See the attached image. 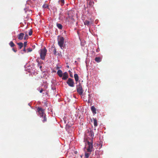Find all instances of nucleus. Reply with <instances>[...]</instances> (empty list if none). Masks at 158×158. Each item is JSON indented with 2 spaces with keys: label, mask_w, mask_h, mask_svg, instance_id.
Returning <instances> with one entry per match:
<instances>
[{
  "label": "nucleus",
  "mask_w": 158,
  "mask_h": 158,
  "mask_svg": "<svg viewBox=\"0 0 158 158\" xmlns=\"http://www.w3.org/2000/svg\"><path fill=\"white\" fill-rule=\"evenodd\" d=\"M93 141L90 140L89 141V140L87 141V144H86L85 148H86L87 152H91L92 151L93 148Z\"/></svg>",
  "instance_id": "obj_3"
},
{
  "label": "nucleus",
  "mask_w": 158,
  "mask_h": 158,
  "mask_svg": "<svg viewBox=\"0 0 158 158\" xmlns=\"http://www.w3.org/2000/svg\"><path fill=\"white\" fill-rule=\"evenodd\" d=\"M91 95H90V94H88V100H87L86 99L85 100L86 101L88 102L89 103L90 102V99L91 98Z\"/></svg>",
  "instance_id": "obj_18"
},
{
  "label": "nucleus",
  "mask_w": 158,
  "mask_h": 158,
  "mask_svg": "<svg viewBox=\"0 0 158 158\" xmlns=\"http://www.w3.org/2000/svg\"><path fill=\"white\" fill-rule=\"evenodd\" d=\"M90 154V153H87L86 152H85V157L88 158L89 157V156Z\"/></svg>",
  "instance_id": "obj_22"
},
{
  "label": "nucleus",
  "mask_w": 158,
  "mask_h": 158,
  "mask_svg": "<svg viewBox=\"0 0 158 158\" xmlns=\"http://www.w3.org/2000/svg\"><path fill=\"white\" fill-rule=\"evenodd\" d=\"M32 51V49L31 48H27V52H31Z\"/></svg>",
  "instance_id": "obj_25"
},
{
  "label": "nucleus",
  "mask_w": 158,
  "mask_h": 158,
  "mask_svg": "<svg viewBox=\"0 0 158 158\" xmlns=\"http://www.w3.org/2000/svg\"><path fill=\"white\" fill-rule=\"evenodd\" d=\"M59 2L61 4V6H63L64 4V0H60Z\"/></svg>",
  "instance_id": "obj_21"
},
{
  "label": "nucleus",
  "mask_w": 158,
  "mask_h": 158,
  "mask_svg": "<svg viewBox=\"0 0 158 158\" xmlns=\"http://www.w3.org/2000/svg\"><path fill=\"white\" fill-rule=\"evenodd\" d=\"M85 158H86V157Z\"/></svg>",
  "instance_id": "obj_36"
},
{
  "label": "nucleus",
  "mask_w": 158,
  "mask_h": 158,
  "mask_svg": "<svg viewBox=\"0 0 158 158\" xmlns=\"http://www.w3.org/2000/svg\"><path fill=\"white\" fill-rule=\"evenodd\" d=\"M48 6L47 4H45L43 6V7L46 8H48Z\"/></svg>",
  "instance_id": "obj_24"
},
{
  "label": "nucleus",
  "mask_w": 158,
  "mask_h": 158,
  "mask_svg": "<svg viewBox=\"0 0 158 158\" xmlns=\"http://www.w3.org/2000/svg\"><path fill=\"white\" fill-rule=\"evenodd\" d=\"M37 111L39 113L40 116L43 118V119L42 120L43 122L45 123L46 122L47 119L46 117V114L44 113V110L41 107H38L37 108Z\"/></svg>",
  "instance_id": "obj_2"
},
{
  "label": "nucleus",
  "mask_w": 158,
  "mask_h": 158,
  "mask_svg": "<svg viewBox=\"0 0 158 158\" xmlns=\"http://www.w3.org/2000/svg\"><path fill=\"white\" fill-rule=\"evenodd\" d=\"M53 52L54 54L55 55H56V49L55 48H54V49H53Z\"/></svg>",
  "instance_id": "obj_23"
},
{
  "label": "nucleus",
  "mask_w": 158,
  "mask_h": 158,
  "mask_svg": "<svg viewBox=\"0 0 158 158\" xmlns=\"http://www.w3.org/2000/svg\"><path fill=\"white\" fill-rule=\"evenodd\" d=\"M93 21L91 18L89 19L88 20H86L84 22V24L85 25H86L88 26H89L90 25L93 23Z\"/></svg>",
  "instance_id": "obj_8"
},
{
  "label": "nucleus",
  "mask_w": 158,
  "mask_h": 158,
  "mask_svg": "<svg viewBox=\"0 0 158 158\" xmlns=\"http://www.w3.org/2000/svg\"><path fill=\"white\" fill-rule=\"evenodd\" d=\"M62 72L61 70H58L57 72V73L58 76L60 77H62L63 76Z\"/></svg>",
  "instance_id": "obj_11"
},
{
  "label": "nucleus",
  "mask_w": 158,
  "mask_h": 158,
  "mask_svg": "<svg viewBox=\"0 0 158 158\" xmlns=\"http://www.w3.org/2000/svg\"><path fill=\"white\" fill-rule=\"evenodd\" d=\"M58 43L60 48L62 49L64 48V38L63 37L58 36L57 39Z\"/></svg>",
  "instance_id": "obj_4"
},
{
  "label": "nucleus",
  "mask_w": 158,
  "mask_h": 158,
  "mask_svg": "<svg viewBox=\"0 0 158 158\" xmlns=\"http://www.w3.org/2000/svg\"><path fill=\"white\" fill-rule=\"evenodd\" d=\"M56 26L57 27L60 29L61 30L62 29L63 26L60 23H57Z\"/></svg>",
  "instance_id": "obj_16"
},
{
  "label": "nucleus",
  "mask_w": 158,
  "mask_h": 158,
  "mask_svg": "<svg viewBox=\"0 0 158 158\" xmlns=\"http://www.w3.org/2000/svg\"><path fill=\"white\" fill-rule=\"evenodd\" d=\"M91 110L94 114H96V109L94 106H92L91 107Z\"/></svg>",
  "instance_id": "obj_12"
},
{
  "label": "nucleus",
  "mask_w": 158,
  "mask_h": 158,
  "mask_svg": "<svg viewBox=\"0 0 158 158\" xmlns=\"http://www.w3.org/2000/svg\"><path fill=\"white\" fill-rule=\"evenodd\" d=\"M68 17L67 18L66 21L70 26H72L75 22V20L73 19L74 14L72 11H69L68 12Z\"/></svg>",
  "instance_id": "obj_1"
},
{
  "label": "nucleus",
  "mask_w": 158,
  "mask_h": 158,
  "mask_svg": "<svg viewBox=\"0 0 158 158\" xmlns=\"http://www.w3.org/2000/svg\"><path fill=\"white\" fill-rule=\"evenodd\" d=\"M28 35L27 34L25 35V36L24 37V40H27V39H28Z\"/></svg>",
  "instance_id": "obj_26"
},
{
  "label": "nucleus",
  "mask_w": 158,
  "mask_h": 158,
  "mask_svg": "<svg viewBox=\"0 0 158 158\" xmlns=\"http://www.w3.org/2000/svg\"><path fill=\"white\" fill-rule=\"evenodd\" d=\"M74 77L76 81V84H77V82L79 80V77L77 74H74Z\"/></svg>",
  "instance_id": "obj_13"
},
{
  "label": "nucleus",
  "mask_w": 158,
  "mask_h": 158,
  "mask_svg": "<svg viewBox=\"0 0 158 158\" xmlns=\"http://www.w3.org/2000/svg\"><path fill=\"white\" fill-rule=\"evenodd\" d=\"M12 49V50L15 52H16L17 51L14 48H13Z\"/></svg>",
  "instance_id": "obj_29"
},
{
  "label": "nucleus",
  "mask_w": 158,
  "mask_h": 158,
  "mask_svg": "<svg viewBox=\"0 0 158 158\" xmlns=\"http://www.w3.org/2000/svg\"><path fill=\"white\" fill-rule=\"evenodd\" d=\"M62 79L64 80H66L67 79L68 77V74L67 72H64L63 74Z\"/></svg>",
  "instance_id": "obj_9"
},
{
  "label": "nucleus",
  "mask_w": 158,
  "mask_h": 158,
  "mask_svg": "<svg viewBox=\"0 0 158 158\" xmlns=\"http://www.w3.org/2000/svg\"><path fill=\"white\" fill-rule=\"evenodd\" d=\"M43 91V89H41L40 90V93H42Z\"/></svg>",
  "instance_id": "obj_30"
},
{
  "label": "nucleus",
  "mask_w": 158,
  "mask_h": 158,
  "mask_svg": "<svg viewBox=\"0 0 158 158\" xmlns=\"http://www.w3.org/2000/svg\"><path fill=\"white\" fill-rule=\"evenodd\" d=\"M95 60L97 62H99L101 61L102 59L100 57H96Z\"/></svg>",
  "instance_id": "obj_15"
},
{
  "label": "nucleus",
  "mask_w": 158,
  "mask_h": 158,
  "mask_svg": "<svg viewBox=\"0 0 158 158\" xmlns=\"http://www.w3.org/2000/svg\"><path fill=\"white\" fill-rule=\"evenodd\" d=\"M9 44L11 47H14L15 45V44L12 41H11L10 42Z\"/></svg>",
  "instance_id": "obj_20"
},
{
  "label": "nucleus",
  "mask_w": 158,
  "mask_h": 158,
  "mask_svg": "<svg viewBox=\"0 0 158 158\" xmlns=\"http://www.w3.org/2000/svg\"><path fill=\"white\" fill-rule=\"evenodd\" d=\"M42 66H40V68L41 69V68H42Z\"/></svg>",
  "instance_id": "obj_33"
},
{
  "label": "nucleus",
  "mask_w": 158,
  "mask_h": 158,
  "mask_svg": "<svg viewBox=\"0 0 158 158\" xmlns=\"http://www.w3.org/2000/svg\"><path fill=\"white\" fill-rule=\"evenodd\" d=\"M94 119V125L95 127L97 126V121L96 118H93Z\"/></svg>",
  "instance_id": "obj_19"
},
{
  "label": "nucleus",
  "mask_w": 158,
  "mask_h": 158,
  "mask_svg": "<svg viewBox=\"0 0 158 158\" xmlns=\"http://www.w3.org/2000/svg\"><path fill=\"white\" fill-rule=\"evenodd\" d=\"M77 92L80 95H82V94L83 90L81 84L80 83H79L77 85Z\"/></svg>",
  "instance_id": "obj_6"
},
{
  "label": "nucleus",
  "mask_w": 158,
  "mask_h": 158,
  "mask_svg": "<svg viewBox=\"0 0 158 158\" xmlns=\"http://www.w3.org/2000/svg\"><path fill=\"white\" fill-rule=\"evenodd\" d=\"M17 44L19 46V48L20 49H21L23 46V44L21 42L17 43Z\"/></svg>",
  "instance_id": "obj_17"
},
{
  "label": "nucleus",
  "mask_w": 158,
  "mask_h": 158,
  "mask_svg": "<svg viewBox=\"0 0 158 158\" xmlns=\"http://www.w3.org/2000/svg\"><path fill=\"white\" fill-rule=\"evenodd\" d=\"M89 135L91 137L90 140L93 141V137H94V133L93 131H90L89 132Z\"/></svg>",
  "instance_id": "obj_14"
},
{
  "label": "nucleus",
  "mask_w": 158,
  "mask_h": 158,
  "mask_svg": "<svg viewBox=\"0 0 158 158\" xmlns=\"http://www.w3.org/2000/svg\"><path fill=\"white\" fill-rule=\"evenodd\" d=\"M67 83L69 86L71 87H73L74 86V80L71 78H68L67 82Z\"/></svg>",
  "instance_id": "obj_7"
},
{
  "label": "nucleus",
  "mask_w": 158,
  "mask_h": 158,
  "mask_svg": "<svg viewBox=\"0 0 158 158\" xmlns=\"http://www.w3.org/2000/svg\"><path fill=\"white\" fill-rule=\"evenodd\" d=\"M24 34L23 33H20L18 35V39L19 40H22L23 39L24 36Z\"/></svg>",
  "instance_id": "obj_10"
},
{
  "label": "nucleus",
  "mask_w": 158,
  "mask_h": 158,
  "mask_svg": "<svg viewBox=\"0 0 158 158\" xmlns=\"http://www.w3.org/2000/svg\"><path fill=\"white\" fill-rule=\"evenodd\" d=\"M32 31H31V30H30V31L29 32L28 34L30 36L32 35Z\"/></svg>",
  "instance_id": "obj_27"
},
{
  "label": "nucleus",
  "mask_w": 158,
  "mask_h": 158,
  "mask_svg": "<svg viewBox=\"0 0 158 158\" xmlns=\"http://www.w3.org/2000/svg\"><path fill=\"white\" fill-rule=\"evenodd\" d=\"M25 48H24V49H23V51L25 52H26V50L25 49Z\"/></svg>",
  "instance_id": "obj_31"
},
{
  "label": "nucleus",
  "mask_w": 158,
  "mask_h": 158,
  "mask_svg": "<svg viewBox=\"0 0 158 158\" xmlns=\"http://www.w3.org/2000/svg\"><path fill=\"white\" fill-rule=\"evenodd\" d=\"M23 45H24V48H26V47L27 45V42H25L24 43Z\"/></svg>",
  "instance_id": "obj_28"
},
{
  "label": "nucleus",
  "mask_w": 158,
  "mask_h": 158,
  "mask_svg": "<svg viewBox=\"0 0 158 158\" xmlns=\"http://www.w3.org/2000/svg\"><path fill=\"white\" fill-rule=\"evenodd\" d=\"M90 2H89V5H90Z\"/></svg>",
  "instance_id": "obj_34"
},
{
  "label": "nucleus",
  "mask_w": 158,
  "mask_h": 158,
  "mask_svg": "<svg viewBox=\"0 0 158 158\" xmlns=\"http://www.w3.org/2000/svg\"><path fill=\"white\" fill-rule=\"evenodd\" d=\"M47 52V50L45 48L40 50V56L41 59L42 60L44 59Z\"/></svg>",
  "instance_id": "obj_5"
},
{
  "label": "nucleus",
  "mask_w": 158,
  "mask_h": 158,
  "mask_svg": "<svg viewBox=\"0 0 158 158\" xmlns=\"http://www.w3.org/2000/svg\"><path fill=\"white\" fill-rule=\"evenodd\" d=\"M67 67H68V68H69V66H68V65H67Z\"/></svg>",
  "instance_id": "obj_35"
},
{
  "label": "nucleus",
  "mask_w": 158,
  "mask_h": 158,
  "mask_svg": "<svg viewBox=\"0 0 158 158\" xmlns=\"http://www.w3.org/2000/svg\"><path fill=\"white\" fill-rule=\"evenodd\" d=\"M70 76L71 77H73V75H72V74H70Z\"/></svg>",
  "instance_id": "obj_32"
}]
</instances>
